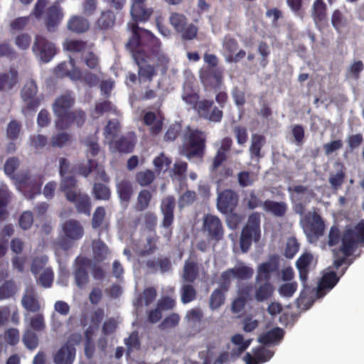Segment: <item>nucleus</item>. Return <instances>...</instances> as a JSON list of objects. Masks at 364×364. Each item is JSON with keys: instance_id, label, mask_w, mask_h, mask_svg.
I'll return each mask as SVG.
<instances>
[{"instance_id": "nucleus-11", "label": "nucleus", "mask_w": 364, "mask_h": 364, "mask_svg": "<svg viewBox=\"0 0 364 364\" xmlns=\"http://www.w3.org/2000/svg\"><path fill=\"white\" fill-rule=\"evenodd\" d=\"M33 54L43 63H48L57 53L54 43L42 35H36L32 46Z\"/></svg>"}, {"instance_id": "nucleus-26", "label": "nucleus", "mask_w": 364, "mask_h": 364, "mask_svg": "<svg viewBox=\"0 0 364 364\" xmlns=\"http://www.w3.org/2000/svg\"><path fill=\"white\" fill-rule=\"evenodd\" d=\"M76 186L77 180L74 176L62 177L60 188L65 193L67 200H74L75 193L78 192Z\"/></svg>"}, {"instance_id": "nucleus-37", "label": "nucleus", "mask_w": 364, "mask_h": 364, "mask_svg": "<svg viewBox=\"0 0 364 364\" xmlns=\"http://www.w3.org/2000/svg\"><path fill=\"white\" fill-rule=\"evenodd\" d=\"M265 143V137L261 134H252L250 152L252 158L259 159L262 157L261 149Z\"/></svg>"}, {"instance_id": "nucleus-7", "label": "nucleus", "mask_w": 364, "mask_h": 364, "mask_svg": "<svg viewBox=\"0 0 364 364\" xmlns=\"http://www.w3.org/2000/svg\"><path fill=\"white\" fill-rule=\"evenodd\" d=\"M38 86L36 82L31 79L26 81L21 90V97L23 102L21 112L26 115L29 113H35L43 100V95H38Z\"/></svg>"}, {"instance_id": "nucleus-33", "label": "nucleus", "mask_w": 364, "mask_h": 364, "mask_svg": "<svg viewBox=\"0 0 364 364\" xmlns=\"http://www.w3.org/2000/svg\"><path fill=\"white\" fill-rule=\"evenodd\" d=\"M18 81V73L14 68H11L9 73H0V92L11 90Z\"/></svg>"}, {"instance_id": "nucleus-45", "label": "nucleus", "mask_w": 364, "mask_h": 364, "mask_svg": "<svg viewBox=\"0 0 364 364\" xmlns=\"http://www.w3.org/2000/svg\"><path fill=\"white\" fill-rule=\"evenodd\" d=\"M226 292L227 291L219 288L215 289L212 292L209 300V304L211 309H217L224 304Z\"/></svg>"}, {"instance_id": "nucleus-61", "label": "nucleus", "mask_w": 364, "mask_h": 364, "mask_svg": "<svg viewBox=\"0 0 364 364\" xmlns=\"http://www.w3.org/2000/svg\"><path fill=\"white\" fill-rule=\"evenodd\" d=\"M18 224L21 229L26 230L31 228L33 224V215L31 211H24L20 215Z\"/></svg>"}, {"instance_id": "nucleus-22", "label": "nucleus", "mask_w": 364, "mask_h": 364, "mask_svg": "<svg viewBox=\"0 0 364 364\" xmlns=\"http://www.w3.org/2000/svg\"><path fill=\"white\" fill-rule=\"evenodd\" d=\"M278 269L277 262H266L258 267L257 274L255 277L256 284L262 282H271L272 273Z\"/></svg>"}, {"instance_id": "nucleus-4", "label": "nucleus", "mask_w": 364, "mask_h": 364, "mask_svg": "<svg viewBox=\"0 0 364 364\" xmlns=\"http://www.w3.org/2000/svg\"><path fill=\"white\" fill-rule=\"evenodd\" d=\"M19 164L18 158L15 156L9 158L4 164V172L6 176L15 180L18 188L23 191L26 197L33 198L36 194L41 193V183L36 178L31 177L28 171L15 174Z\"/></svg>"}, {"instance_id": "nucleus-18", "label": "nucleus", "mask_w": 364, "mask_h": 364, "mask_svg": "<svg viewBox=\"0 0 364 364\" xmlns=\"http://www.w3.org/2000/svg\"><path fill=\"white\" fill-rule=\"evenodd\" d=\"M63 12L58 3L49 6L46 12L45 24L48 31H55L63 18Z\"/></svg>"}, {"instance_id": "nucleus-16", "label": "nucleus", "mask_w": 364, "mask_h": 364, "mask_svg": "<svg viewBox=\"0 0 364 364\" xmlns=\"http://www.w3.org/2000/svg\"><path fill=\"white\" fill-rule=\"evenodd\" d=\"M136 142L135 134L129 132L119 139L110 141L109 147L113 151L128 154L133 151Z\"/></svg>"}, {"instance_id": "nucleus-59", "label": "nucleus", "mask_w": 364, "mask_h": 364, "mask_svg": "<svg viewBox=\"0 0 364 364\" xmlns=\"http://www.w3.org/2000/svg\"><path fill=\"white\" fill-rule=\"evenodd\" d=\"M253 285L251 283L241 284L237 290V296L246 301L252 300Z\"/></svg>"}, {"instance_id": "nucleus-1", "label": "nucleus", "mask_w": 364, "mask_h": 364, "mask_svg": "<svg viewBox=\"0 0 364 364\" xmlns=\"http://www.w3.org/2000/svg\"><path fill=\"white\" fill-rule=\"evenodd\" d=\"M146 1L132 0L130 14L134 22L127 25L132 35L127 43V48L139 67L140 80H150L159 69L163 73L167 71L169 59L162 52L159 40L149 31L138 26V22L147 21L153 13L152 9L145 7Z\"/></svg>"}, {"instance_id": "nucleus-17", "label": "nucleus", "mask_w": 364, "mask_h": 364, "mask_svg": "<svg viewBox=\"0 0 364 364\" xmlns=\"http://www.w3.org/2000/svg\"><path fill=\"white\" fill-rule=\"evenodd\" d=\"M55 75L60 77H68L73 81L80 80L82 72L75 66V60L70 58L69 62H63L55 68Z\"/></svg>"}, {"instance_id": "nucleus-56", "label": "nucleus", "mask_w": 364, "mask_h": 364, "mask_svg": "<svg viewBox=\"0 0 364 364\" xmlns=\"http://www.w3.org/2000/svg\"><path fill=\"white\" fill-rule=\"evenodd\" d=\"M299 250V243L294 237L288 238L286 247L284 250V255L289 259H291L297 253Z\"/></svg>"}, {"instance_id": "nucleus-47", "label": "nucleus", "mask_w": 364, "mask_h": 364, "mask_svg": "<svg viewBox=\"0 0 364 364\" xmlns=\"http://www.w3.org/2000/svg\"><path fill=\"white\" fill-rule=\"evenodd\" d=\"M158 240L159 237H157L156 235L149 236L146 238V243L141 249L139 250V255L141 257H144L154 254L157 250L156 243Z\"/></svg>"}, {"instance_id": "nucleus-3", "label": "nucleus", "mask_w": 364, "mask_h": 364, "mask_svg": "<svg viewBox=\"0 0 364 364\" xmlns=\"http://www.w3.org/2000/svg\"><path fill=\"white\" fill-rule=\"evenodd\" d=\"M341 241V251L345 257L350 256L357 245L364 242V220H360L353 228L346 229L341 236L338 227L333 225L328 233V245L335 246Z\"/></svg>"}, {"instance_id": "nucleus-63", "label": "nucleus", "mask_w": 364, "mask_h": 364, "mask_svg": "<svg viewBox=\"0 0 364 364\" xmlns=\"http://www.w3.org/2000/svg\"><path fill=\"white\" fill-rule=\"evenodd\" d=\"M98 164L96 161L88 159L86 164H80L77 166V172L80 175L87 177L93 170L97 169Z\"/></svg>"}, {"instance_id": "nucleus-40", "label": "nucleus", "mask_w": 364, "mask_h": 364, "mask_svg": "<svg viewBox=\"0 0 364 364\" xmlns=\"http://www.w3.org/2000/svg\"><path fill=\"white\" fill-rule=\"evenodd\" d=\"M231 341L235 345L238 346V348L236 350L233 349L231 353L232 355L236 356L240 355L241 353L246 350L252 341L250 339L245 341L243 336L239 333L234 335Z\"/></svg>"}, {"instance_id": "nucleus-13", "label": "nucleus", "mask_w": 364, "mask_h": 364, "mask_svg": "<svg viewBox=\"0 0 364 364\" xmlns=\"http://www.w3.org/2000/svg\"><path fill=\"white\" fill-rule=\"evenodd\" d=\"M238 203L239 195L232 189H225L218 194L217 208L223 214L232 213Z\"/></svg>"}, {"instance_id": "nucleus-49", "label": "nucleus", "mask_w": 364, "mask_h": 364, "mask_svg": "<svg viewBox=\"0 0 364 364\" xmlns=\"http://www.w3.org/2000/svg\"><path fill=\"white\" fill-rule=\"evenodd\" d=\"M136 181L141 186L150 185L155 179L154 172L150 169L139 171L136 174Z\"/></svg>"}, {"instance_id": "nucleus-35", "label": "nucleus", "mask_w": 364, "mask_h": 364, "mask_svg": "<svg viewBox=\"0 0 364 364\" xmlns=\"http://www.w3.org/2000/svg\"><path fill=\"white\" fill-rule=\"evenodd\" d=\"M117 192L121 201L129 203L133 194L132 183L127 180H122L117 184Z\"/></svg>"}, {"instance_id": "nucleus-27", "label": "nucleus", "mask_w": 364, "mask_h": 364, "mask_svg": "<svg viewBox=\"0 0 364 364\" xmlns=\"http://www.w3.org/2000/svg\"><path fill=\"white\" fill-rule=\"evenodd\" d=\"M144 124L150 127V133L153 136L158 135L162 130L164 122L162 119H156L153 112H146L143 117Z\"/></svg>"}, {"instance_id": "nucleus-8", "label": "nucleus", "mask_w": 364, "mask_h": 364, "mask_svg": "<svg viewBox=\"0 0 364 364\" xmlns=\"http://www.w3.org/2000/svg\"><path fill=\"white\" fill-rule=\"evenodd\" d=\"M301 225L308 240L316 242L324 233L325 223L321 216L316 211L308 212L301 220Z\"/></svg>"}, {"instance_id": "nucleus-5", "label": "nucleus", "mask_w": 364, "mask_h": 364, "mask_svg": "<svg viewBox=\"0 0 364 364\" xmlns=\"http://www.w3.org/2000/svg\"><path fill=\"white\" fill-rule=\"evenodd\" d=\"M206 134L194 129L187 134L181 149V154L187 159H203L206 149Z\"/></svg>"}, {"instance_id": "nucleus-41", "label": "nucleus", "mask_w": 364, "mask_h": 364, "mask_svg": "<svg viewBox=\"0 0 364 364\" xmlns=\"http://www.w3.org/2000/svg\"><path fill=\"white\" fill-rule=\"evenodd\" d=\"M22 341L26 348L31 350L36 349L39 344V339L37 334L31 329L24 331Z\"/></svg>"}, {"instance_id": "nucleus-64", "label": "nucleus", "mask_w": 364, "mask_h": 364, "mask_svg": "<svg viewBox=\"0 0 364 364\" xmlns=\"http://www.w3.org/2000/svg\"><path fill=\"white\" fill-rule=\"evenodd\" d=\"M30 326L36 331H41L45 329L46 323L42 314H38L30 318Z\"/></svg>"}, {"instance_id": "nucleus-38", "label": "nucleus", "mask_w": 364, "mask_h": 364, "mask_svg": "<svg viewBox=\"0 0 364 364\" xmlns=\"http://www.w3.org/2000/svg\"><path fill=\"white\" fill-rule=\"evenodd\" d=\"M23 307L29 312L37 313L41 309L38 300L31 294H26L21 299Z\"/></svg>"}, {"instance_id": "nucleus-29", "label": "nucleus", "mask_w": 364, "mask_h": 364, "mask_svg": "<svg viewBox=\"0 0 364 364\" xmlns=\"http://www.w3.org/2000/svg\"><path fill=\"white\" fill-rule=\"evenodd\" d=\"M116 16L114 13L107 9L101 12L100 17L96 21V26L99 29L106 31L112 28L114 26Z\"/></svg>"}, {"instance_id": "nucleus-10", "label": "nucleus", "mask_w": 364, "mask_h": 364, "mask_svg": "<svg viewBox=\"0 0 364 364\" xmlns=\"http://www.w3.org/2000/svg\"><path fill=\"white\" fill-rule=\"evenodd\" d=\"M187 103L192 105L198 115L204 119L213 122H220L223 117V110L215 106L212 100L203 99L198 102H187Z\"/></svg>"}, {"instance_id": "nucleus-60", "label": "nucleus", "mask_w": 364, "mask_h": 364, "mask_svg": "<svg viewBox=\"0 0 364 364\" xmlns=\"http://www.w3.org/2000/svg\"><path fill=\"white\" fill-rule=\"evenodd\" d=\"M234 278L230 269H228L221 274L219 279V289L228 291L231 285V280Z\"/></svg>"}, {"instance_id": "nucleus-50", "label": "nucleus", "mask_w": 364, "mask_h": 364, "mask_svg": "<svg viewBox=\"0 0 364 364\" xmlns=\"http://www.w3.org/2000/svg\"><path fill=\"white\" fill-rule=\"evenodd\" d=\"M181 302L184 304L194 301L196 298V290L191 284H183L181 289Z\"/></svg>"}, {"instance_id": "nucleus-24", "label": "nucleus", "mask_w": 364, "mask_h": 364, "mask_svg": "<svg viewBox=\"0 0 364 364\" xmlns=\"http://www.w3.org/2000/svg\"><path fill=\"white\" fill-rule=\"evenodd\" d=\"M263 210L272 215L282 218L286 215L288 209L287 204L283 201H274L271 200H266L262 203Z\"/></svg>"}, {"instance_id": "nucleus-30", "label": "nucleus", "mask_w": 364, "mask_h": 364, "mask_svg": "<svg viewBox=\"0 0 364 364\" xmlns=\"http://www.w3.org/2000/svg\"><path fill=\"white\" fill-rule=\"evenodd\" d=\"M284 335V331L282 328L279 327H275L272 330L262 334L259 337L258 341L259 343L264 345H269L279 342L283 338Z\"/></svg>"}, {"instance_id": "nucleus-31", "label": "nucleus", "mask_w": 364, "mask_h": 364, "mask_svg": "<svg viewBox=\"0 0 364 364\" xmlns=\"http://www.w3.org/2000/svg\"><path fill=\"white\" fill-rule=\"evenodd\" d=\"M339 281V277L335 272L326 273L321 277L318 286V294H321L325 290L332 289Z\"/></svg>"}, {"instance_id": "nucleus-12", "label": "nucleus", "mask_w": 364, "mask_h": 364, "mask_svg": "<svg viewBox=\"0 0 364 364\" xmlns=\"http://www.w3.org/2000/svg\"><path fill=\"white\" fill-rule=\"evenodd\" d=\"M199 77L205 89H220L223 80V70L220 68H202Z\"/></svg>"}, {"instance_id": "nucleus-9", "label": "nucleus", "mask_w": 364, "mask_h": 364, "mask_svg": "<svg viewBox=\"0 0 364 364\" xmlns=\"http://www.w3.org/2000/svg\"><path fill=\"white\" fill-rule=\"evenodd\" d=\"M187 17L180 13L173 12L169 16V23L174 30L181 34L184 41H191L196 38L198 27L193 23H188Z\"/></svg>"}, {"instance_id": "nucleus-28", "label": "nucleus", "mask_w": 364, "mask_h": 364, "mask_svg": "<svg viewBox=\"0 0 364 364\" xmlns=\"http://www.w3.org/2000/svg\"><path fill=\"white\" fill-rule=\"evenodd\" d=\"M75 203L78 213L86 215L90 214L91 203L89 196L87 194H82L80 191L75 193L74 200H68Z\"/></svg>"}, {"instance_id": "nucleus-51", "label": "nucleus", "mask_w": 364, "mask_h": 364, "mask_svg": "<svg viewBox=\"0 0 364 364\" xmlns=\"http://www.w3.org/2000/svg\"><path fill=\"white\" fill-rule=\"evenodd\" d=\"M331 23L337 33H341L342 28L347 25V20L340 10L336 9L331 16Z\"/></svg>"}, {"instance_id": "nucleus-52", "label": "nucleus", "mask_w": 364, "mask_h": 364, "mask_svg": "<svg viewBox=\"0 0 364 364\" xmlns=\"http://www.w3.org/2000/svg\"><path fill=\"white\" fill-rule=\"evenodd\" d=\"M54 279V273L50 267L46 268L37 279L38 284L44 288H49L52 286Z\"/></svg>"}, {"instance_id": "nucleus-43", "label": "nucleus", "mask_w": 364, "mask_h": 364, "mask_svg": "<svg viewBox=\"0 0 364 364\" xmlns=\"http://www.w3.org/2000/svg\"><path fill=\"white\" fill-rule=\"evenodd\" d=\"M17 291V287L13 280L5 281L0 286V300L9 299L14 296Z\"/></svg>"}, {"instance_id": "nucleus-44", "label": "nucleus", "mask_w": 364, "mask_h": 364, "mask_svg": "<svg viewBox=\"0 0 364 364\" xmlns=\"http://www.w3.org/2000/svg\"><path fill=\"white\" fill-rule=\"evenodd\" d=\"M151 198V193L149 190H141L137 196L135 209L137 211H143L146 210L149 206Z\"/></svg>"}, {"instance_id": "nucleus-14", "label": "nucleus", "mask_w": 364, "mask_h": 364, "mask_svg": "<svg viewBox=\"0 0 364 364\" xmlns=\"http://www.w3.org/2000/svg\"><path fill=\"white\" fill-rule=\"evenodd\" d=\"M317 261L311 252H304L300 255L296 262V267L299 271V279L304 288L307 287L309 273L311 267H314Z\"/></svg>"}, {"instance_id": "nucleus-21", "label": "nucleus", "mask_w": 364, "mask_h": 364, "mask_svg": "<svg viewBox=\"0 0 364 364\" xmlns=\"http://www.w3.org/2000/svg\"><path fill=\"white\" fill-rule=\"evenodd\" d=\"M75 357V348L66 343L54 355L53 360L55 364H73Z\"/></svg>"}, {"instance_id": "nucleus-53", "label": "nucleus", "mask_w": 364, "mask_h": 364, "mask_svg": "<svg viewBox=\"0 0 364 364\" xmlns=\"http://www.w3.org/2000/svg\"><path fill=\"white\" fill-rule=\"evenodd\" d=\"M244 228L255 232L256 235H260V214L257 212L252 213L250 215L247 223Z\"/></svg>"}, {"instance_id": "nucleus-55", "label": "nucleus", "mask_w": 364, "mask_h": 364, "mask_svg": "<svg viewBox=\"0 0 364 364\" xmlns=\"http://www.w3.org/2000/svg\"><path fill=\"white\" fill-rule=\"evenodd\" d=\"M180 321V316L177 313H172L161 322L159 327L161 330L176 327Z\"/></svg>"}, {"instance_id": "nucleus-42", "label": "nucleus", "mask_w": 364, "mask_h": 364, "mask_svg": "<svg viewBox=\"0 0 364 364\" xmlns=\"http://www.w3.org/2000/svg\"><path fill=\"white\" fill-rule=\"evenodd\" d=\"M87 47V42L82 40H66L63 43L64 49L72 53L84 52Z\"/></svg>"}, {"instance_id": "nucleus-6", "label": "nucleus", "mask_w": 364, "mask_h": 364, "mask_svg": "<svg viewBox=\"0 0 364 364\" xmlns=\"http://www.w3.org/2000/svg\"><path fill=\"white\" fill-rule=\"evenodd\" d=\"M84 228L80 221L69 219L61 224L60 237L58 240L59 246L64 250L71 248L74 242L80 240L84 235Z\"/></svg>"}, {"instance_id": "nucleus-62", "label": "nucleus", "mask_w": 364, "mask_h": 364, "mask_svg": "<svg viewBox=\"0 0 364 364\" xmlns=\"http://www.w3.org/2000/svg\"><path fill=\"white\" fill-rule=\"evenodd\" d=\"M48 262L46 256L35 257L31 265V271L33 275L36 276L45 267Z\"/></svg>"}, {"instance_id": "nucleus-23", "label": "nucleus", "mask_w": 364, "mask_h": 364, "mask_svg": "<svg viewBox=\"0 0 364 364\" xmlns=\"http://www.w3.org/2000/svg\"><path fill=\"white\" fill-rule=\"evenodd\" d=\"M312 18L317 26H323L327 20V6L323 0H315L312 6Z\"/></svg>"}, {"instance_id": "nucleus-36", "label": "nucleus", "mask_w": 364, "mask_h": 364, "mask_svg": "<svg viewBox=\"0 0 364 364\" xmlns=\"http://www.w3.org/2000/svg\"><path fill=\"white\" fill-rule=\"evenodd\" d=\"M198 266L194 261H186L183 266V279L184 281L193 283L198 276Z\"/></svg>"}, {"instance_id": "nucleus-32", "label": "nucleus", "mask_w": 364, "mask_h": 364, "mask_svg": "<svg viewBox=\"0 0 364 364\" xmlns=\"http://www.w3.org/2000/svg\"><path fill=\"white\" fill-rule=\"evenodd\" d=\"M90 28L89 21L80 16H73L68 22V28L74 33H82Z\"/></svg>"}, {"instance_id": "nucleus-54", "label": "nucleus", "mask_w": 364, "mask_h": 364, "mask_svg": "<svg viewBox=\"0 0 364 364\" xmlns=\"http://www.w3.org/2000/svg\"><path fill=\"white\" fill-rule=\"evenodd\" d=\"M3 338L7 344L14 346L20 341L19 331L15 328H9L4 331Z\"/></svg>"}, {"instance_id": "nucleus-46", "label": "nucleus", "mask_w": 364, "mask_h": 364, "mask_svg": "<svg viewBox=\"0 0 364 364\" xmlns=\"http://www.w3.org/2000/svg\"><path fill=\"white\" fill-rule=\"evenodd\" d=\"M233 277L240 280L249 279L252 278L254 274V270L252 267L242 265L230 268Z\"/></svg>"}, {"instance_id": "nucleus-15", "label": "nucleus", "mask_w": 364, "mask_h": 364, "mask_svg": "<svg viewBox=\"0 0 364 364\" xmlns=\"http://www.w3.org/2000/svg\"><path fill=\"white\" fill-rule=\"evenodd\" d=\"M203 229L210 240L219 241L223 237L224 230L218 217L208 215L203 220Z\"/></svg>"}, {"instance_id": "nucleus-2", "label": "nucleus", "mask_w": 364, "mask_h": 364, "mask_svg": "<svg viewBox=\"0 0 364 364\" xmlns=\"http://www.w3.org/2000/svg\"><path fill=\"white\" fill-rule=\"evenodd\" d=\"M75 102V97L69 93L62 95L55 99L52 108L56 117L55 125L58 130L68 129L73 124H76L77 127L84 125L87 118L85 112L81 109L70 110Z\"/></svg>"}, {"instance_id": "nucleus-48", "label": "nucleus", "mask_w": 364, "mask_h": 364, "mask_svg": "<svg viewBox=\"0 0 364 364\" xmlns=\"http://www.w3.org/2000/svg\"><path fill=\"white\" fill-rule=\"evenodd\" d=\"M106 212L103 206H98L94 211L92 218V227L93 229L97 230L102 228L105 223Z\"/></svg>"}, {"instance_id": "nucleus-34", "label": "nucleus", "mask_w": 364, "mask_h": 364, "mask_svg": "<svg viewBox=\"0 0 364 364\" xmlns=\"http://www.w3.org/2000/svg\"><path fill=\"white\" fill-rule=\"evenodd\" d=\"M252 238L257 242L260 238V235L257 236L255 232L248 230L247 228H243L240 238V245L242 252H247L249 250L252 245Z\"/></svg>"}, {"instance_id": "nucleus-57", "label": "nucleus", "mask_w": 364, "mask_h": 364, "mask_svg": "<svg viewBox=\"0 0 364 364\" xmlns=\"http://www.w3.org/2000/svg\"><path fill=\"white\" fill-rule=\"evenodd\" d=\"M21 129V124L17 120H11L6 129L7 137L11 140H16L18 139Z\"/></svg>"}, {"instance_id": "nucleus-39", "label": "nucleus", "mask_w": 364, "mask_h": 364, "mask_svg": "<svg viewBox=\"0 0 364 364\" xmlns=\"http://www.w3.org/2000/svg\"><path fill=\"white\" fill-rule=\"evenodd\" d=\"M94 198L99 200H109L111 197L110 188L101 183H95L92 191Z\"/></svg>"}, {"instance_id": "nucleus-20", "label": "nucleus", "mask_w": 364, "mask_h": 364, "mask_svg": "<svg viewBox=\"0 0 364 364\" xmlns=\"http://www.w3.org/2000/svg\"><path fill=\"white\" fill-rule=\"evenodd\" d=\"M75 262L77 265L74 272L75 284L80 289H82L89 282L86 267L90 264V261L86 257H77Z\"/></svg>"}, {"instance_id": "nucleus-25", "label": "nucleus", "mask_w": 364, "mask_h": 364, "mask_svg": "<svg viewBox=\"0 0 364 364\" xmlns=\"http://www.w3.org/2000/svg\"><path fill=\"white\" fill-rule=\"evenodd\" d=\"M274 292V287L272 282L257 284L254 298L257 302H263L272 298Z\"/></svg>"}, {"instance_id": "nucleus-19", "label": "nucleus", "mask_w": 364, "mask_h": 364, "mask_svg": "<svg viewBox=\"0 0 364 364\" xmlns=\"http://www.w3.org/2000/svg\"><path fill=\"white\" fill-rule=\"evenodd\" d=\"M176 200L173 196H168L164 198L161 204V211L163 214L162 226L168 229L171 228L174 220V209Z\"/></svg>"}, {"instance_id": "nucleus-58", "label": "nucleus", "mask_w": 364, "mask_h": 364, "mask_svg": "<svg viewBox=\"0 0 364 364\" xmlns=\"http://www.w3.org/2000/svg\"><path fill=\"white\" fill-rule=\"evenodd\" d=\"M298 284L296 282H288L282 284L278 289L279 294L286 298H291L296 292Z\"/></svg>"}]
</instances>
